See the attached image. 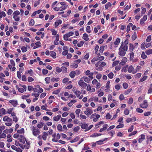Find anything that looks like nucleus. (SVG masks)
Returning <instances> with one entry per match:
<instances>
[{"label":"nucleus","mask_w":152,"mask_h":152,"mask_svg":"<svg viewBox=\"0 0 152 152\" xmlns=\"http://www.w3.org/2000/svg\"><path fill=\"white\" fill-rule=\"evenodd\" d=\"M77 97H79L81 93L80 91H76L74 92Z\"/></svg>","instance_id":"23"},{"label":"nucleus","mask_w":152,"mask_h":152,"mask_svg":"<svg viewBox=\"0 0 152 152\" xmlns=\"http://www.w3.org/2000/svg\"><path fill=\"white\" fill-rule=\"evenodd\" d=\"M6 137V134L4 133H3L0 135V139L1 138H4Z\"/></svg>","instance_id":"49"},{"label":"nucleus","mask_w":152,"mask_h":152,"mask_svg":"<svg viewBox=\"0 0 152 152\" xmlns=\"http://www.w3.org/2000/svg\"><path fill=\"white\" fill-rule=\"evenodd\" d=\"M124 125L123 124H121V123H120V124L119 125H117L116 127V128L119 129L122 128L124 127Z\"/></svg>","instance_id":"50"},{"label":"nucleus","mask_w":152,"mask_h":152,"mask_svg":"<svg viewBox=\"0 0 152 152\" xmlns=\"http://www.w3.org/2000/svg\"><path fill=\"white\" fill-rule=\"evenodd\" d=\"M108 126V125L107 124H104L103 126V128L99 130L100 132H102L103 131L107 129V127Z\"/></svg>","instance_id":"11"},{"label":"nucleus","mask_w":152,"mask_h":152,"mask_svg":"<svg viewBox=\"0 0 152 152\" xmlns=\"http://www.w3.org/2000/svg\"><path fill=\"white\" fill-rule=\"evenodd\" d=\"M119 48L123 50H124V51H127L128 49V45H124L123 43H122L121 45Z\"/></svg>","instance_id":"8"},{"label":"nucleus","mask_w":152,"mask_h":152,"mask_svg":"<svg viewBox=\"0 0 152 152\" xmlns=\"http://www.w3.org/2000/svg\"><path fill=\"white\" fill-rule=\"evenodd\" d=\"M152 92V84H151L150 85V86L149 89L148 90V94H151Z\"/></svg>","instance_id":"47"},{"label":"nucleus","mask_w":152,"mask_h":152,"mask_svg":"<svg viewBox=\"0 0 152 152\" xmlns=\"http://www.w3.org/2000/svg\"><path fill=\"white\" fill-rule=\"evenodd\" d=\"M31 129L32 131L33 134L35 136L38 135L40 133V130L38 129H35L34 126H31Z\"/></svg>","instance_id":"1"},{"label":"nucleus","mask_w":152,"mask_h":152,"mask_svg":"<svg viewBox=\"0 0 152 152\" xmlns=\"http://www.w3.org/2000/svg\"><path fill=\"white\" fill-rule=\"evenodd\" d=\"M136 111L137 112L139 113H142L143 112L142 110L139 108H137L136 109Z\"/></svg>","instance_id":"42"},{"label":"nucleus","mask_w":152,"mask_h":152,"mask_svg":"<svg viewBox=\"0 0 152 152\" xmlns=\"http://www.w3.org/2000/svg\"><path fill=\"white\" fill-rule=\"evenodd\" d=\"M44 123L42 122H40L37 125V127L39 129L41 128L44 126Z\"/></svg>","instance_id":"17"},{"label":"nucleus","mask_w":152,"mask_h":152,"mask_svg":"<svg viewBox=\"0 0 152 152\" xmlns=\"http://www.w3.org/2000/svg\"><path fill=\"white\" fill-rule=\"evenodd\" d=\"M61 69L63 72L66 73L67 72V68L66 67L62 66Z\"/></svg>","instance_id":"36"},{"label":"nucleus","mask_w":152,"mask_h":152,"mask_svg":"<svg viewBox=\"0 0 152 152\" xmlns=\"http://www.w3.org/2000/svg\"><path fill=\"white\" fill-rule=\"evenodd\" d=\"M120 42V39L119 38H117L116 40L114 42V44L115 45H118Z\"/></svg>","instance_id":"22"},{"label":"nucleus","mask_w":152,"mask_h":152,"mask_svg":"<svg viewBox=\"0 0 152 152\" xmlns=\"http://www.w3.org/2000/svg\"><path fill=\"white\" fill-rule=\"evenodd\" d=\"M0 112L2 114L4 115L5 114L6 110L4 108H2L0 109Z\"/></svg>","instance_id":"40"},{"label":"nucleus","mask_w":152,"mask_h":152,"mask_svg":"<svg viewBox=\"0 0 152 152\" xmlns=\"http://www.w3.org/2000/svg\"><path fill=\"white\" fill-rule=\"evenodd\" d=\"M67 6H61L60 8H61V10L60 9V11L63 10L65 9L67 7Z\"/></svg>","instance_id":"58"},{"label":"nucleus","mask_w":152,"mask_h":152,"mask_svg":"<svg viewBox=\"0 0 152 152\" xmlns=\"http://www.w3.org/2000/svg\"><path fill=\"white\" fill-rule=\"evenodd\" d=\"M148 106V104L146 100H144L143 103L140 105V107L143 108H146Z\"/></svg>","instance_id":"4"},{"label":"nucleus","mask_w":152,"mask_h":152,"mask_svg":"<svg viewBox=\"0 0 152 152\" xmlns=\"http://www.w3.org/2000/svg\"><path fill=\"white\" fill-rule=\"evenodd\" d=\"M13 18L14 19L15 21H18L20 20L19 17L16 15H14L13 16Z\"/></svg>","instance_id":"34"},{"label":"nucleus","mask_w":152,"mask_h":152,"mask_svg":"<svg viewBox=\"0 0 152 152\" xmlns=\"http://www.w3.org/2000/svg\"><path fill=\"white\" fill-rule=\"evenodd\" d=\"M100 117V115L98 114H97L96 113H94L92 114L91 117V119L93 118V121L94 122H96L98 121L99 118Z\"/></svg>","instance_id":"2"},{"label":"nucleus","mask_w":152,"mask_h":152,"mask_svg":"<svg viewBox=\"0 0 152 152\" xmlns=\"http://www.w3.org/2000/svg\"><path fill=\"white\" fill-rule=\"evenodd\" d=\"M133 102V99L132 98H129V101L128 102V103L129 104H132Z\"/></svg>","instance_id":"60"},{"label":"nucleus","mask_w":152,"mask_h":152,"mask_svg":"<svg viewBox=\"0 0 152 152\" xmlns=\"http://www.w3.org/2000/svg\"><path fill=\"white\" fill-rule=\"evenodd\" d=\"M80 129V127L78 126L75 127L73 129V130L75 132L78 131Z\"/></svg>","instance_id":"61"},{"label":"nucleus","mask_w":152,"mask_h":152,"mask_svg":"<svg viewBox=\"0 0 152 152\" xmlns=\"http://www.w3.org/2000/svg\"><path fill=\"white\" fill-rule=\"evenodd\" d=\"M84 81L85 82L88 83L91 80H90V79L89 78L86 77L84 78Z\"/></svg>","instance_id":"39"},{"label":"nucleus","mask_w":152,"mask_h":152,"mask_svg":"<svg viewBox=\"0 0 152 152\" xmlns=\"http://www.w3.org/2000/svg\"><path fill=\"white\" fill-rule=\"evenodd\" d=\"M145 53L147 55H149L152 53V49H149L145 51Z\"/></svg>","instance_id":"28"},{"label":"nucleus","mask_w":152,"mask_h":152,"mask_svg":"<svg viewBox=\"0 0 152 152\" xmlns=\"http://www.w3.org/2000/svg\"><path fill=\"white\" fill-rule=\"evenodd\" d=\"M119 99L121 101H122L124 98V95L123 94H121L119 96Z\"/></svg>","instance_id":"64"},{"label":"nucleus","mask_w":152,"mask_h":152,"mask_svg":"<svg viewBox=\"0 0 152 152\" xmlns=\"http://www.w3.org/2000/svg\"><path fill=\"white\" fill-rule=\"evenodd\" d=\"M111 115L110 113H107L105 117L106 119H109L111 118Z\"/></svg>","instance_id":"38"},{"label":"nucleus","mask_w":152,"mask_h":152,"mask_svg":"<svg viewBox=\"0 0 152 152\" xmlns=\"http://www.w3.org/2000/svg\"><path fill=\"white\" fill-rule=\"evenodd\" d=\"M62 21L61 20H58L57 21H56L55 23V26L56 27L58 26L59 24H61Z\"/></svg>","instance_id":"13"},{"label":"nucleus","mask_w":152,"mask_h":152,"mask_svg":"<svg viewBox=\"0 0 152 152\" xmlns=\"http://www.w3.org/2000/svg\"><path fill=\"white\" fill-rule=\"evenodd\" d=\"M59 80V78H56L55 77H52L51 79V81L52 82H54L55 81L57 82Z\"/></svg>","instance_id":"24"},{"label":"nucleus","mask_w":152,"mask_h":152,"mask_svg":"<svg viewBox=\"0 0 152 152\" xmlns=\"http://www.w3.org/2000/svg\"><path fill=\"white\" fill-rule=\"evenodd\" d=\"M80 118L81 119H86L87 118V117L86 116L84 115H82V114H80Z\"/></svg>","instance_id":"51"},{"label":"nucleus","mask_w":152,"mask_h":152,"mask_svg":"<svg viewBox=\"0 0 152 152\" xmlns=\"http://www.w3.org/2000/svg\"><path fill=\"white\" fill-rule=\"evenodd\" d=\"M6 16V14L4 12H1L0 11V18H2V16L5 17Z\"/></svg>","instance_id":"26"},{"label":"nucleus","mask_w":152,"mask_h":152,"mask_svg":"<svg viewBox=\"0 0 152 152\" xmlns=\"http://www.w3.org/2000/svg\"><path fill=\"white\" fill-rule=\"evenodd\" d=\"M9 102L14 107L16 106V105L18 103V101L17 100H10L9 101Z\"/></svg>","instance_id":"9"},{"label":"nucleus","mask_w":152,"mask_h":152,"mask_svg":"<svg viewBox=\"0 0 152 152\" xmlns=\"http://www.w3.org/2000/svg\"><path fill=\"white\" fill-rule=\"evenodd\" d=\"M79 139V137H76L74 139L71 141L70 142L71 143L75 142L78 141Z\"/></svg>","instance_id":"25"},{"label":"nucleus","mask_w":152,"mask_h":152,"mask_svg":"<svg viewBox=\"0 0 152 152\" xmlns=\"http://www.w3.org/2000/svg\"><path fill=\"white\" fill-rule=\"evenodd\" d=\"M84 42L83 41H80L79 43L77 44V46L79 47H80L83 45Z\"/></svg>","instance_id":"35"},{"label":"nucleus","mask_w":152,"mask_h":152,"mask_svg":"<svg viewBox=\"0 0 152 152\" xmlns=\"http://www.w3.org/2000/svg\"><path fill=\"white\" fill-rule=\"evenodd\" d=\"M147 15H144L143 18L140 20V24L142 25H143L144 24V22L147 19Z\"/></svg>","instance_id":"7"},{"label":"nucleus","mask_w":152,"mask_h":152,"mask_svg":"<svg viewBox=\"0 0 152 152\" xmlns=\"http://www.w3.org/2000/svg\"><path fill=\"white\" fill-rule=\"evenodd\" d=\"M134 69V68L132 65L130 66L128 69V71L129 73H131L132 72Z\"/></svg>","instance_id":"21"},{"label":"nucleus","mask_w":152,"mask_h":152,"mask_svg":"<svg viewBox=\"0 0 152 152\" xmlns=\"http://www.w3.org/2000/svg\"><path fill=\"white\" fill-rule=\"evenodd\" d=\"M88 125L86 124H84L81 125V127L83 129H86L87 128Z\"/></svg>","instance_id":"27"},{"label":"nucleus","mask_w":152,"mask_h":152,"mask_svg":"<svg viewBox=\"0 0 152 152\" xmlns=\"http://www.w3.org/2000/svg\"><path fill=\"white\" fill-rule=\"evenodd\" d=\"M50 56L53 58H56V53L53 51H51L50 52Z\"/></svg>","instance_id":"20"},{"label":"nucleus","mask_w":152,"mask_h":152,"mask_svg":"<svg viewBox=\"0 0 152 152\" xmlns=\"http://www.w3.org/2000/svg\"><path fill=\"white\" fill-rule=\"evenodd\" d=\"M42 72L43 74L45 75L48 74V71L47 69H42Z\"/></svg>","instance_id":"45"},{"label":"nucleus","mask_w":152,"mask_h":152,"mask_svg":"<svg viewBox=\"0 0 152 152\" xmlns=\"http://www.w3.org/2000/svg\"><path fill=\"white\" fill-rule=\"evenodd\" d=\"M137 36L136 32H134L132 36V40H134L137 38Z\"/></svg>","instance_id":"31"},{"label":"nucleus","mask_w":152,"mask_h":152,"mask_svg":"<svg viewBox=\"0 0 152 152\" xmlns=\"http://www.w3.org/2000/svg\"><path fill=\"white\" fill-rule=\"evenodd\" d=\"M88 37V36L87 34L85 33L83 35V38L84 40H86V41H87L89 39Z\"/></svg>","instance_id":"15"},{"label":"nucleus","mask_w":152,"mask_h":152,"mask_svg":"<svg viewBox=\"0 0 152 152\" xmlns=\"http://www.w3.org/2000/svg\"><path fill=\"white\" fill-rule=\"evenodd\" d=\"M128 43L129 42L128 39H127L124 42H122L121 44L123 43V44H124V45H127V44H128Z\"/></svg>","instance_id":"56"},{"label":"nucleus","mask_w":152,"mask_h":152,"mask_svg":"<svg viewBox=\"0 0 152 152\" xmlns=\"http://www.w3.org/2000/svg\"><path fill=\"white\" fill-rule=\"evenodd\" d=\"M141 57L143 59H145L147 58V56L146 55H145L144 52H142V53L141 55Z\"/></svg>","instance_id":"33"},{"label":"nucleus","mask_w":152,"mask_h":152,"mask_svg":"<svg viewBox=\"0 0 152 152\" xmlns=\"http://www.w3.org/2000/svg\"><path fill=\"white\" fill-rule=\"evenodd\" d=\"M34 80V79L31 77H28V81L29 82H31L33 81Z\"/></svg>","instance_id":"62"},{"label":"nucleus","mask_w":152,"mask_h":152,"mask_svg":"<svg viewBox=\"0 0 152 152\" xmlns=\"http://www.w3.org/2000/svg\"><path fill=\"white\" fill-rule=\"evenodd\" d=\"M119 63V61H115L113 62V66H115L117 65Z\"/></svg>","instance_id":"53"},{"label":"nucleus","mask_w":152,"mask_h":152,"mask_svg":"<svg viewBox=\"0 0 152 152\" xmlns=\"http://www.w3.org/2000/svg\"><path fill=\"white\" fill-rule=\"evenodd\" d=\"M71 66L73 68H76L78 67L77 64H73Z\"/></svg>","instance_id":"63"},{"label":"nucleus","mask_w":152,"mask_h":152,"mask_svg":"<svg viewBox=\"0 0 152 152\" xmlns=\"http://www.w3.org/2000/svg\"><path fill=\"white\" fill-rule=\"evenodd\" d=\"M118 50V54L120 56H124L125 55L126 51H124V50L119 48Z\"/></svg>","instance_id":"5"},{"label":"nucleus","mask_w":152,"mask_h":152,"mask_svg":"<svg viewBox=\"0 0 152 152\" xmlns=\"http://www.w3.org/2000/svg\"><path fill=\"white\" fill-rule=\"evenodd\" d=\"M129 50L131 52H132L133 51L134 48V45L130 43L129 44Z\"/></svg>","instance_id":"18"},{"label":"nucleus","mask_w":152,"mask_h":152,"mask_svg":"<svg viewBox=\"0 0 152 152\" xmlns=\"http://www.w3.org/2000/svg\"><path fill=\"white\" fill-rule=\"evenodd\" d=\"M123 87L125 89L127 88L128 87V85L127 83H125L123 84Z\"/></svg>","instance_id":"52"},{"label":"nucleus","mask_w":152,"mask_h":152,"mask_svg":"<svg viewBox=\"0 0 152 152\" xmlns=\"http://www.w3.org/2000/svg\"><path fill=\"white\" fill-rule=\"evenodd\" d=\"M147 76H144L140 80V82H142L145 80L147 78Z\"/></svg>","instance_id":"30"},{"label":"nucleus","mask_w":152,"mask_h":152,"mask_svg":"<svg viewBox=\"0 0 152 152\" xmlns=\"http://www.w3.org/2000/svg\"><path fill=\"white\" fill-rule=\"evenodd\" d=\"M50 77H48L45 78V81L46 83L47 84H48L50 83Z\"/></svg>","instance_id":"19"},{"label":"nucleus","mask_w":152,"mask_h":152,"mask_svg":"<svg viewBox=\"0 0 152 152\" xmlns=\"http://www.w3.org/2000/svg\"><path fill=\"white\" fill-rule=\"evenodd\" d=\"M56 71L57 72L60 73L62 71V69L59 67H57L56 68Z\"/></svg>","instance_id":"44"},{"label":"nucleus","mask_w":152,"mask_h":152,"mask_svg":"<svg viewBox=\"0 0 152 152\" xmlns=\"http://www.w3.org/2000/svg\"><path fill=\"white\" fill-rule=\"evenodd\" d=\"M76 74V72L75 71H73L70 72L69 75L71 78H73L75 77Z\"/></svg>","instance_id":"16"},{"label":"nucleus","mask_w":152,"mask_h":152,"mask_svg":"<svg viewBox=\"0 0 152 152\" xmlns=\"http://www.w3.org/2000/svg\"><path fill=\"white\" fill-rule=\"evenodd\" d=\"M57 129L60 131H61L62 129V127L61 125L60 124H59L57 126Z\"/></svg>","instance_id":"46"},{"label":"nucleus","mask_w":152,"mask_h":152,"mask_svg":"<svg viewBox=\"0 0 152 152\" xmlns=\"http://www.w3.org/2000/svg\"><path fill=\"white\" fill-rule=\"evenodd\" d=\"M90 27L89 26H87L86 28V31L88 33H90L91 31L90 30Z\"/></svg>","instance_id":"54"},{"label":"nucleus","mask_w":152,"mask_h":152,"mask_svg":"<svg viewBox=\"0 0 152 152\" xmlns=\"http://www.w3.org/2000/svg\"><path fill=\"white\" fill-rule=\"evenodd\" d=\"M3 120L4 121H8L9 122H12V119L8 117L7 116H5L3 118Z\"/></svg>","instance_id":"10"},{"label":"nucleus","mask_w":152,"mask_h":152,"mask_svg":"<svg viewBox=\"0 0 152 152\" xmlns=\"http://www.w3.org/2000/svg\"><path fill=\"white\" fill-rule=\"evenodd\" d=\"M130 60H132L134 57V53H133L132 52H131V53H130Z\"/></svg>","instance_id":"32"},{"label":"nucleus","mask_w":152,"mask_h":152,"mask_svg":"<svg viewBox=\"0 0 152 152\" xmlns=\"http://www.w3.org/2000/svg\"><path fill=\"white\" fill-rule=\"evenodd\" d=\"M104 59V57L103 56H101L98 58L97 60H95L94 58H93V60H94V61H97V60H99L100 61H102Z\"/></svg>","instance_id":"41"},{"label":"nucleus","mask_w":152,"mask_h":152,"mask_svg":"<svg viewBox=\"0 0 152 152\" xmlns=\"http://www.w3.org/2000/svg\"><path fill=\"white\" fill-rule=\"evenodd\" d=\"M78 84L79 85L81 86L83 88H86L87 86V84L84 83L83 80H80L78 81Z\"/></svg>","instance_id":"3"},{"label":"nucleus","mask_w":152,"mask_h":152,"mask_svg":"<svg viewBox=\"0 0 152 152\" xmlns=\"http://www.w3.org/2000/svg\"><path fill=\"white\" fill-rule=\"evenodd\" d=\"M111 6V4L110 2H108L107 4H106L105 5V8L107 9L109 7H110Z\"/></svg>","instance_id":"29"},{"label":"nucleus","mask_w":152,"mask_h":152,"mask_svg":"<svg viewBox=\"0 0 152 152\" xmlns=\"http://www.w3.org/2000/svg\"><path fill=\"white\" fill-rule=\"evenodd\" d=\"M24 129L22 128L20 130H18L17 131V132L18 133H23L24 132Z\"/></svg>","instance_id":"59"},{"label":"nucleus","mask_w":152,"mask_h":152,"mask_svg":"<svg viewBox=\"0 0 152 152\" xmlns=\"http://www.w3.org/2000/svg\"><path fill=\"white\" fill-rule=\"evenodd\" d=\"M51 31L52 32V34L53 35H56L57 33V31L55 29H51Z\"/></svg>","instance_id":"57"},{"label":"nucleus","mask_w":152,"mask_h":152,"mask_svg":"<svg viewBox=\"0 0 152 152\" xmlns=\"http://www.w3.org/2000/svg\"><path fill=\"white\" fill-rule=\"evenodd\" d=\"M27 48L26 47L24 46H23L21 48V50L23 52H25L27 51Z\"/></svg>","instance_id":"48"},{"label":"nucleus","mask_w":152,"mask_h":152,"mask_svg":"<svg viewBox=\"0 0 152 152\" xmlns=\"http://www.w3.org/2000/svg\"><path fill=\"white\" fill-rule=\"evenodd\" d=\"M60 91V90L59 89H58L54 91L53 93L55 94H57L59 93Z\"/></svg>","instance_id":"55"},{"label":"nucleus","mask_w":152,"mask_h":152,"mask_svg":"<svg viewBox=\"0 0 152 152\" xmlns=\"http://www.w3.org/2000/svg\"><path fill=\"white\" fill-rule=\"evenodd\" d=\"M61 117V115H58L54 117L53 118V120L55 121H58L60 119Z\"/></svg>","instance_id":"12"},{"label":"nucleus","mask_w":152,"mask_h":152,"mask_svg":"<svg viewBox=\"0 0 152 152\" xmlns=\"http://www.w3.org/2000/svg\"><path fill=\"white\" fill-rule=\"evenodd\" d=\"M105 46H101L100 47V49L99 50V51L101 53H102L103 51L104 50V48Z\"/></svg>","instance_id":"43"},{"label":"nucleus","mask_w":152,"mask_h":152,"mask_svg":"<svg viewBox=\"0 0 152 152\" xmlns=\"http://www.w3.org/2000/svg\"><path fill=\"white\" fill-rule=\"evenodd\" d=\"M140 136L141 137L138 140V142L139 143L141 142L145 139V136L144 134H142Z\"/></svg>","instance_id":"14"},{"label":"nucleus","mask_w":152,"mask_h":152,"mask_svg":"<svg viewBox=\"0 0 152 152\" xmlns=\"http://www.w3.org/2000/svg\"><path fill=\"white\" fill-rule=\"evenodd\" d=\"M86 110L84 111V113L87 115H90L92 113V110L89 108H87Z\"/></svg>","instance_id":"6"},{"label":"nucleus","mask_w":152,"mask_h":152,"mask_svg":"<svg viewBox=\"0 0 152 152\" xmlns=\"http://www.w3.org/2000/svg\"><path fill=\"white\" fill-rule=\"evenodd\" d=\"M113 73L112 72L110 73L108 75V77L110 79H112L113 77Z\"/></svg>","instance_id":"37"}]
</instances>
